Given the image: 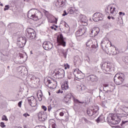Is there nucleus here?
Here are the masks:
<instances>
[{"label":"nucleus","mask_w":128,"mask_h":128,"mask_svg":"<svg viewBox=\"0 0 128 128\" xmlns=\"http://www.w3.org/2000/svg\"><path fill=\"white\" fill-rule=\"evenodd\" d=\"M24 2H26V0H24Z\"/></svg>","instance_id":"680f3d73"},{"label":"nucleus","mask_w":128,"mask_h":128,"mask_svg":"<svg viewBox=\"0 0 128 128\" xmlns=\"http://www.w3.org/2000/svg\"><path fill=\"white\" fill-rule=\"evenodd\" d=\"M57 42L58 44V46H62L64 48H65L66 46V42L64 39V36H62V34H60L58 36L57 38Z\"/></svg>","instance_id":"9d476101"},{"label":"nucleus","mask_w":128,"mask_h":128,"mask_svg":"<svg viewBox=\"0 0 128 128\" xmlns=\"http://www.w3.org/2000/svg\"><path fill=\"white\" fill-rule=\"evenodd\" d=\"M36 12V9H32L30 10L28 12V18H31V20H34Z\"/></svg>","instance_id":"ddd939ff"},{"label":"nucleus","mask_w":128,"mask_h":128,"mask_svg":"<svg viewBox=\"0 0 128 128\" xmlns=\"http://www.w3.org/2000/svg\"><path fill=\"white\" fill-rule=\"evenodd\" d=\"M108 20H110V16H108Z\"/></svg>","instance_id":"864d4df0"},{"label":"nucleus","mask_w":128,"mask_h":128,"mask_svg":"<svg viewBox=\"0 0 128 128\" xmlns=\"http://www.w3.org/2000/svg\"><path fill=\"white\" fill-rule=\"evenodd\" d=\"M50 28L51 30H56V28H55L54 26H50Z\"/></svg>","instance_id":"49530a36"},{"label":"nucleus","mask_w":128,"mask_h":128,"mask_svg":"<svg viewBox=\"0 0 128 128\" xmlns=\"http://www.w3.org/2000/svg\"><path fill=\"white\" fill-rule=\"evenodd\" d=\"M101 68L104 74H110L112 72V64L104 62L100 64Z\"/></svg>","instance_id":"20e7f679"},{"label":"nucleus","mask_w":128,"mask_h":128,"mask_svg":"<svg viewBox=\"0 0 128 128\" xmlns=\"http://www.w3.org/2000/svg\"><path fill=\"white\" fill-rule=\"evenodd\" d=\"M124 80V75L122 73H118L114 76V82L117 85L122 84Z\"/></svg>","instance_id":"39448f33"},{"label":"nucleus","mask_w":128,"mask_h":128,"mask_svg":"<svg viewBox=\"0 0 128 128\" xmlns=\"http://www.w3.org/2000/svg\"><path fill=\"white\" fill-rule=\"evenodd\" d=\"M72 100H73L74 102H78L79 104H84V102H80L77 99H76V98H74V96H72Z\"/></svg>","instance_id":"2f4dec72"},{"label":"nucleus","mask_w":128,"mask_h":128,"mask_svg":"<svg viewBox=\"0 0 128 128\" xmlns=\"http://www.w3.org/2000/svg\"><path fill=\"white\" fill-rule=\"evenodd\" d=\"M65 4L66 0H58L56 3V6L57 8H62L64 6Z\"/></svg>","instance_id":"412c9836"},{"label":"nucleus","mask_w":128,"mask_h":128,"mask_svg":"<svg viewBox=\"0 0 128 128\" xmlns=\"http://www.w3.org/2000/svg\"><path fill=\"white\" fill-rule=\"evenodd\" d=\"M68 80H72V76L70 77V76H68Z\"/></svg>","instance_id":"603ef678"},{"label":"nucleus","mask_w":128,"mask_h":128,"mask_svg":"<svg viewBox=\"0 0 128 128\" xmlns=\"http://www.w3.org/2000/svg\"><path fill=\"white\" fill-rule=\"evenodd\" d=\"M42 110H44V112L46 111V110H48V108H46V106H42Z\"/></svg>","instance_id":"4c0bfd02"},{"label":"nucleus","mask_w":128,"mask_h":128,"mask_svg":"<svg viewBox=\"0 0 128 128\" xmlns=\"http://www.w3.org/2000/svg\"><path fill=\"white\" fill-rule=\"evenodd\" d=\"M86 32V28H82L77 30L76 32V38H79V36H82L83 34Z\"/></svg>","instance_id":"a211bd4d"},{"label":"nucleus","mask_w":128,"mask_h":128,"mask_svg":"<svg viewBox=\"0 0 128 128\" xmlns=\"http://www.w3.org/2000/svg\"><path fill=\"white\" fill-rule=\"evenodd\" d=\"M110 42V40L108 38H104L102 41L101 42V44H108Z\"/></svg>","instance_id":"c756f323"},{"label":"nucleus","mask_w":128,"mask_h":128,"mask_svg":"<svg viewBox=\"0 0 128 128\" xmlns=\"http://www.w3.org/2000/svg\"><path fill=\"white\" fill-rule=\"evenodd\" d=\"M98 32H100V28H94L91 30L90 36L92 38H94V36H96L98 34Z\"/></svg>","instance_id":"f3484780"},{"label":"nucleus","mask_w":128,"mask_h":128,"mask_svg":"<svg viewBox=\"0 0 128 128\" xmlns=\"http://www.w3.org/2000/svg\"><path fill=\"white\" fill-rule=\"evenodd\" d=\"M72 93H69L66 95L63 100L64 102L67 104V102H70L72 100Z\"/></svg>","instance_id":"6ab92c4d"},{"label":"nucleus","mask_w":128,"mask_h":128,"mask_svg":"<svg viewBox=\"0 0 128 128\" xmlns=\"http://www.w3.org/2000/svg\"><path fill=\"white\" fill-rule=\"evenodd\" d=\"M28 102L30 106L32 107L36 106V100L34 98V96H31L30 97L28 98Z\"/></svg>","instance_id":"f8f14e48"},{"label":"nucleus","mask_w":128,"mask_h":128,"mask_svg":"<svg viewBox=\"0 0 128 128\" xmlns=\"http://www.w3.org/2000/svg\"><path fill=\"white\" fill-rule=\"evenodd\" d=\"M64 114L63 112H60V116H64Z\"/></svg>","instance_id":"a18cd8bd"},{"label":"nucleus","mask_w":128,"mask_h":128,"mask_svg":"<svg viewBox=\"0 0 128 128\" xmlns=\"http://www.w3.org/2000/svg\"><path fill=\"white\" fill-rule=\"evenodd\" d=\"M109 117L110 118V120H112L113 124H120L121 120H122V116L116 115V116H114V114H109Z\"/></svg>","instance_id":"0eeeda50"},{"label":"nucleus","mask_w":128,"mask_h":128,"mask_svg":"<svg viewBox=\"0 0 128 128\" xmlns=\"http://www.w3.org/2000/svg\"><path fill=\"white\" fill-rule=\"evenodd\" d=\"M86 48L88 50H91L93 52H98V41L96 39L92 38L88 40L86 42Z\"/></svg>","instance_id":"f257e3e1"},{"label":"nucleus","mask_w":128,"mask_h":128,"mask_svg":"<svg viewBox=\"0 0 128 128\" xmlns=\"http://www.w3.org/2000/svg\"><path fill=\"white\" fill-rule=\"evenodd\" d=\"M98 110V108H96L93 110H87V114L89 116H92L94 114H96Z\"/></svg>","instance_id":"aec40b11"},{"label":"nucleus","mask_w":128,"mask_h":128,"mask_svg":"<svg viewBox=\"0 0 128 128\" xmlns=\"http://www.w3.org/2000/svg\"><path fill=\"white\" fill-rule=\"evenodd\" d=\"M48 112H50V110H52V106H48Z\"/></svg>","instance_id":"c03bdc74"},{"label":"nucleus","mask_w":128,"mask_h":128,"mask_svg":"<svg viewBox=\"0 0 128 128\" xmlns=\"http://www.w3.org/2000/svg\"><path fill=\"white\" fill-rule=\"evenodd\" d=\"M58 52L59 54H64V50L62 48H58Z\"/></svg>","instance_id":"7c9ffc66"},{"label":"nucleus","mask_w":128,"mask_h":128,"mask_svg":"<svg viewBox=\"0 0 128 128\" xmlns=\"http://www.w3.org/2000/svg\"><path fill=\"white\" fill-rule=\"evenodd\" d=\"M64 12H65V14H62L63 16H66V14H67L66 11H64Z\"/></svg>","instance_id":"3c124183"},{"label":"nucleus","mask_w":128,"mask_h":128,"mask_svg":"<svg viewBox=\"0 0 128 128\" xmlns=\"http://www.w3.org/2000/svg\"><path fill=\"white\" fill-rule=\"evenodd\" d=\"M56 92V94H62L63 92L60 89H59Z\"/></svg>","instance_id":"a19ab883"},{"label":"nucleus","mask_w":128,"mask_h":128,"mask_svg":"<svg viewBox=\"0 0 128 128\" xmlns=\"http://www.w3.org/2000/svg\"><path fill=\"white\" fill-rule=\"evenodd\" d=\"M42 18V14L40 12L36 10L34 20H40V18Z\"/></svg>","instance_id":"4be33fe9"},{"label":"nucleus","mask_w":128,"mask_h":128,"mask_svg":"<svg viewBox=\"0 0 128 128\" xmlns=\"http://www.w3.org/2000/svg\"><path fill=\"white\" fill-rule=\"evenodd\" d=\"M44 82L48 87L50 88V90H54L58 86V82L56 80L48 78L45 79Z\"/></svg>","instance_id":"7ed1b4c3"},{"label":"nucleus","mask_w":128,"mask_h":128,"mask_svg":"<svg viewBox=\"0 0 128 128\" xmlns=\"http://www.w3.org/2000/svg\"><path fill=\"white\" fill-rule=\"evenodd\" d=\"M54 26L56 28H56V29L58 28V26H56V25H55Z\"/></svg>","instance_id":"5fc2aeb1"},{"label":"nucleus","mask_w":128,"mask_h":128,"mask_svg":"<svg viewBox=\"0 0 128 128\" xmlns=\"http://www.w3.org/2000/svg\"><path fill=\"white\" fill-rule=\"evenodd\" d=\"M2 120H5V122H8V118L6 115H4L2 116Z\"/></svg>","instance_id":"72a5a7b5"},{"label":"nucleus","mask_w":128,"mask_h":128,"mask_svg":"<svg viewBox=\"0 0 128 128\" xmlns=\"http://www.w3.org/2000/svg\"><path fill=\"white\" fill-rule=\"evenodd\" d=\"M49 124L52 126V128H56V120L54 119H50L49 120Z\"/></svg>","instance_id":"393cba45"},{"label":"nucleus","mask_w":128,"mask_h":128,"mask_svg":"<svg viewBox=\"0 0 128 128\" xmlns=\"http://www.w3.org/2000/svg\"><path fill=\"white\" fill-rule=\"evenodd\" d=\"M42 47L46 50H50L52 48V44L50 42H44L43 43Z\"/></svg>","instance_id":"2eb2a0df"},{"label":"nucleus","mask_w":128,"mask_h":128,"mask_svg":"<svg viewBox=\"0 0 128 128\" xmlns=\"http://www.w3.org/2000/svg\"><path fill=\"white\" fill-rule=\"evenodd\" d=\"M0 126H1V128H5L6 127V125H4V122H1Z\"/></svg>","instance_id":"e433bc0d"},{"label":"nucleus","mask_w":128,"mask_h":128,"mask_svg":"<svg viewBox=\"0 0 128 128\" xmlns=\"http://www.w3.org/2000/svg\"><path fill=\"white\" fill-rule=\"evenodd\" d=\"M126 110H128V108L122 106L120 108L118 109L115 108L114 112H116L117 116H120L122 118L124 116V112L126 113Z\"/></svg>","instance_id":"6e6552de"},{"label":"nucleus","mask_w":128,"mask_h":128,"mask_svg":"<svg viewBox=\"0 0 128 128\" xmlns=\"http://www.w3.org/2000/svg\"><path fill=\"white\" fill-rule=\"evenodd\" d=\"M12 102H16V100H12Z\"/></svg>","instance_id":"052dcab7"},{"label":"nucleus","mask_w":128,"mask_h":128,"mask_svg":"<svg viewBox=\"0 0 128 128\" xmlns=\"http://www.w3.org/2000/svg\"><path fill=\"white\" fill-rule=\"evenodd\" d=\"M115 50H116V53H114L113 54H120V49H118V48H115Z\"/></svg>","instance_id":"473e14b6"},{"label":"nucleus","mask_w":128,"mask_h":128,"mask_svg":"<svg viewBox=\"0 0 128 128\" xmlns=\"http://www.w3.org/2000/svg\"><path fill=\"white\" fill-rule=\"evenodd\" d=\"M62 89L64 90H68V81H65L64 84L61 86Z\"/></svg>","instance_id":"b1692460"},{"label":"nucleus","mask_w":128,"mask_h":128,"mask_svg":"<svg viewBox=\"0 0 128 128\" xmlns=\"http://www.w3.org/2000/svg\"><path fill=\"white\" fill-rule=\"evenodd\" d=\"M24 116V118H27L28 116H30V114H28L27 112L24 114H23Z\"/></svg>","instance_id":"ea45409f"},{"label":"nucleus","mask_w":128,"mask_h":128,"mask_svg":"<svg viewBox=\"0 0 128 128\" xmlns=\"http://www.w3.org/2000/svg\"><path fill=\"white\" fill-rule=\"evenodd\" d=\"M111 18H112V20H114V17H112Z\"/></svg>","instance_id":"4d7b16f0"},{"label":"nucleus","mask_w":128,"mask_h":128,"mask_svg":"<svg viewBox=\"0 0 128 128\" xmlns=\"http://www.w3.org/2000/svg\"><path fill=\"white\" fill-rule=\"evenodd\" d=\"M64 70H68V68H70V66L68 63L64 64Z\"/></svg>","instance_id":"f704fd0d"},{"label":"nucleus","mask_w":128,"mask_h":128,"mask_svg":"<svg viewBox=\"0 0 128 128\" xmlns=\"http://www.w3.org/2000/svg\"><path fill=\"white\" fill-rule=\"evenodd\" d=\"M106 12H108V14H112V16H116L118 14V11L114 8V4H110L106 6Z\"/></svg>","instance_id":"423d86ee"},{"label":"nucleus","mask_w":128,"mask_h":128,"mask_svg":"<svg viewBox=\"0 0 128 128\" xmlns=\"http://www.w3.org/2000/svg\"><path fill=\"white\" fill-rule=\"evenodd\" d=\"M8 68H10V66H8Z\"/></svg>","instance_id":"bf43d9fd"},{"label":"nucleus","mask_w":128,"mask_h":128,"mask_svg":"<svg viewBox=\"0 0 128 128\" xmlns=\"http://www.w3.org/2000/svg\"><path fill=\"white\" fill-rule=\"evenodd\" d=\"M100 118H102V117H99L97 119L98 122H102V120H100Z\"/></svg>","instance_id":"de8ad7c7"},{"label":"nucleus","mask_w":128,"mask_h":128,"mask_svg":"<svg viewBox=\"0 0 128 128\" xmlns=\"http://www.w3.org/2000/svg\"><path fill=\"white\" fill-rule=\"evenodd\" d=\"M54 24H58V18H54V20L53 22Z\"/></svg>","instance_id":"37998d69"},{"label":"nucleus","mask_w":128,"mask_h":128,"mask_svg":"<svg viewBox=\"0 0 128 128\" xmlns=\"http://www.w3.org/2000/svg\"><path fill=\"white\" fill-rule=\"evenodd\" d=\"M35 44H42V40L40 39H38L35 41Z\"/></svg>","instance_id":"c9c22d12"},{"label":"nucleus","mask_w":128,"mask_h":128,"mask_svg":"<svg viewBox=\"0 0 128 128\" xmlns=\"http://www.w3.org/2000/svg\"><path fill=\"white\" fill-rule=\"evenodd\" d=\"M26 38L24 37H20L18 40V44L20 48H22L26 44Z\"/></svg>","instance_id":"4468645a"},{"label":"nucleus","mask_w":128,"mask_h":128,"mask_svg":"<svg viewBox=\"0 0 128 128\" xmlns=\"http://www.w3.org/2000/svg\"><path fill=\"white\" fill-rule=\"evenodd\" d=\"M122 14H123V16H124L125 14L122 12H119V15L120 16H122Z\"/></svg>","instance_id":"09e8293b"},{"label":"nucleus","mask_w":128,"mask_h":128,"mask_svg":"<svg viewBox=\"0 0 128 128\" xmlns=\"http://www.w3.org/2000/svg\"><path fill=\"white\" fill-rule=\"evenodd\" d=\"M22 101H20L18 103V106H19V108H22Z\"/></svg>","instance_id":"79ce46f5"},{"label":"nucleus","mask_w":128,"mask_h":128,"mask_svg":"<svg viewBox=\"0 0 128 128\" xmlns=\"http://www.w3.org/2000/svg\"><path fill=\"white\" fill-rule=\"evenodd\" d=\"M74 74L75 78H78V80H82L84 78V74L80 70L76 68L74 70Z\"/></svg>","instance_id":"9b49d317"},{"label":"nucleus","mask_w":128,"mask_h":128,"mask_svg":"<svg viewBox=\"0 0 128 128\" xmlns=\"http://www.w3.org/2000/svg\"><path fill=\"white\" fill-rule=\"evenodd\" d=\"M102 20V14L100 12L95 13L94 14L93 20L94 22H99Z\"/></svg>","instance_id":"dca6fc26"},{"label":"nucleus","mask_w":128,"mask_h":128,"mask_svg":"<svg viewBox=\"0 0 128 128\" xmlns=\"http://www.w3.org/2000/svg\"><path fill=\"white\" fill-rule=\"evenodd\" d=\"M44 113L42 112H39L38 113V117L40 120H44V114H43Z\"/></svg>","instance_id":"c85d7f7f"},{"label":"nucleus","mask_w":128,"mask_h":128,"mask_svg":"<svg viewBox=\"0 0 128 128\" xmlns=\"http://www.w3.org/2000/svg\"><path fill=\"white\" fill-rule=\"evenodd\" d=\"M84 121L85 122H88V120L86 118H84Z\"/></svg>","instance_id":"8fccbe9b"},{"label":"nucleus","mask_w":128,"mask_h":128,"mask_svg":"<svg viewBox=\"0 0 128 128\" xmlns=\"http://www.w3.org/2000/svg\"><path fill=\"white\" fill-rule=\"evenodd\" d=\"M51 76L54 78H64V70L62 68L55 69L51 72Z\"/></svg>","instance_id":"f03ea898"},{"label":"nucleus","mask_w":128,"mask_h":128,"mask_svg":"<svg viewBox=\"0 0 128 128\" xmlns=\"http://www.w3.org/2000/svg\"><path fill=\"white\" fill-rule=\"evenodd\" d=\"M56 118L57 120H60V118H58V117H56Z\"/></svg>","instance_id":"13d9d810"},{"label":"nucleus","mask_w":128,"mask_h":128,"mask_svg":"<svg viewBox=\"0 0 128 128\" xmlns=\"http://www.w3.org/2000/svg\"><path fill=\"white\" fill-rule=\"evenodd\" d=\"M0 6H4V4H0Z\"/></svg>","instance_id":"6e6d98bb"},{"label":"nucleus","mask_w":128,"mask_h":128,"mask_svg":"<svg viewBox=\"0 0 128 128\" xmlns=\"http://www.w3.org/2000/svg\"><path fill=\"white\" fill-rule=\"evenodd\" d=\"M122 118H124L122 121V124H128V116H123Z\"/></svg>","instance_id":"cd10ccee"},{"label":"nucleus","mask_w":128,"mask_h":128,"mask_svg":"<svg viewBox=\"0 0 128 128\" xmlns=\"http://www.w3.org/2000/svg\"><path fill=\"white\" fill-rule=\"evenodd\" d=\"M8 8H10V6L6 5L5 6V8H4V10H8Z\"/></svg>","instance_id":"58836bf2"},{"label":"nucleus","mask_w":128,"mask_h":128,"mask_svg":"<svg viewBox=\"0 0 128 128\" xmlns=\"http://www.w3.org/2000/svg\"><path fill=\"white\" fill-rule=\"evenodd\" d=\"M80 24H82V26H88V22H88V20H86V18H82L80 20Z\"/></svg>","instance_id":"a878e982"},{"label":"nucleus","mask_w":128,"mask_h":128,"mask_svg":"<svg viewBox=\"0 0 128 128\" xmlns=\"http://www.w3.org/2000/svg\"><path fill=\"white\" fill-rule=\"evenodd\" d=\"M89 78L91 82H98V77L94 75L90 76Z\"/></svg>","instance_id":"bb28decb"},{"label":"nucleus","mask_w":128,"mask_h":128,"mask_svg":"<svg viewBox=\"0 0 128 128\" xmlns=\"http://www.w3.org/2000/svg\"><path fill=\"white\" fill-rule=\"evenodd\" d=\"M26 32L28 34V36L30 40H36V32H34V29L32 28H28L26 30Z\"/></svg>","instance_id":"1a4fd4ad"},{"label":"nucleus","mask_w":128,"mask_h":128,"mask_svg":"<svg viewBox=\"0 0 128 128\" xmlns=\"http://www.w3.org/2000/svg\"><path fill=\"white\" fill-rule=\"evenodd\" d=\"M36 96L39 102H42V90H38L37 92Z\"/></svg>","instance_id":"5701e85b"}]
</instances>
